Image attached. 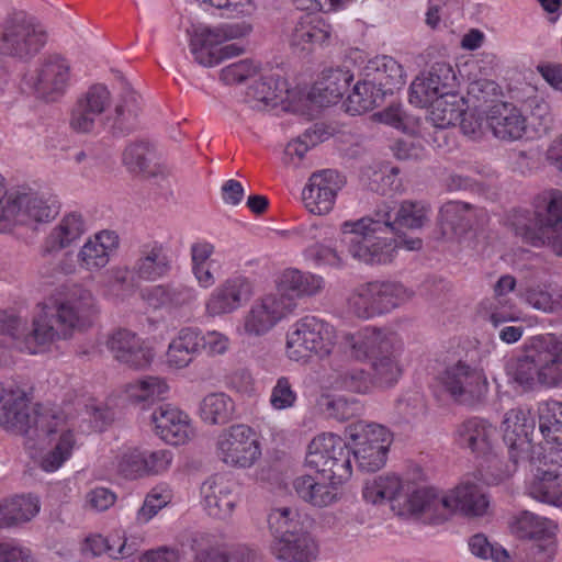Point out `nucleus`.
<instances>
[{
    "mask_svg": "<svg viewBox=\"0 0 562 562\" xmlns=\"http://www.w3.org/2000/svg\"><path fill=\"white\" fill-rule=\"evenodd\" d=\"M429 207L418 201L398 204L384 203L371 215L341 224V243L348 254L366 265H385L393 261L396 234L402 228H422L428 218Z\"/></svg>",
    "mask_w": 562,
    "mask_h": 562,
    "instance_id": "nucleus-1",
    "label": "nucleus"
},
{
    "mask_svg": "<svg viewBox=\"0 0 562 562\" xmlns=\"http://www.w3.org/2000/svg\"><path fill=\"white\" fill-rule=\"evenodd\" d=\"M366 501L376 504L387 499L392 508L400 507L398 515L413 516L430 525H440L451 517L449 497L439 495L430 486L416 487L413 491L404 487L395 475L379 476L367 483L362 491Z\"/></svg>",
    "mask_w": 562,
    "mask_h": 562,
    "instance_id": "nucleus-2",
    "label": "nucleus"
},
{
    "mask_svg": "<svg viewBox=\"0 0 562 562\" xmlns=\"http://www.w3.org/2000/svg\"><path fill=\"white\" fill-rule=\"evenodd\" d=\"M505 370L510 380L526 391L537 385H562V336H532L525 344L522 355L508 361Z\"/></svg>",
    "mask_w": 562,
    "mask_h": 562,
    "instance_id": "nucleus-3",
    "label": "nucleus"
},
{
    "mask_svg": "<svg viewBox=\"0 0 562 562\" xmlns=\"http://www.w3.org/2000/svg\"><path fill=\"white\" fill-rule=\"evenodd\" d=\"M510 226L525 243L547 245L562 257V192H544L535 211L516 210Z\"/></svg>",
    "mask_w": 562,
    "mask_h": 562,
    "instance_id": "nucleus-4",
    "label": "nucleus"
},
{
    "mask_svg": "<svg viewBox=\"0 0 562 562\" xmlns=\"http://www.w3.org/2000/svg\"><path fill=\"white\" fill-rule=\"evenodd\" d=\"M395 337L379 328H364L362 331L344 336L342 346L351 357L369 359L372 369V384L387 389L397 383L402 368L396 357Z\"/></svg>",
    "mask_w": 562,
    "mask_h": 562,
    "instance_id": "nucleus-5",
    "label": "nucleus"
},
{
    "mask_svg": "<svg viewBox=\"0 0 562 562\" xmlns=\"http://www.w3.org/2000/svg\"><path fill=\"white\" fill-rule=\"evenodd\" d=\"M64 417L41 405L32 406L24 391L9 394L0 407V426L30 440L46 439L59 430Z\"/></svg>",
    "mask_w": 562,
    "mask_h": 562,
    "instance_id": "nucleus-6",
    "label": "nucleus"
},
{
    "mask_svg": "<svg viewBox=\"0 0 562 562\" xmlns=\"http://www.w3.org/2000/svg\"><path fill=\"white\" fill-rule=\"evenodd\" d=\"M46 44L45 31L24 11L9 13L0 23V56L29 61Z\"/></svg>",
    "mask_w": 562,
    "mask_h": 562,
    "instance_id": "nucleus-7",
    "label": "nucleus"
},
{
    "mask_svg": "<svg viewBox=\"0 0 562 562\" xmlns=\"http://www.w3.org/2000/svg\"><path fill=\"white\" fill-rule=\"evenodd\" d=\"M0 176V232H9L14 225L30 226L54 220L59 212L55 203L31 192L7 191Z\"/></svg>",
    "mask_w": 562,
    "mask_h": 562,
    "instance_id": "nucleus-8",
    "label": "nucleus"
},
{
    "mask_svg": "<svg viewBox=\"0 0 562 562\" xmlns=\"http://www.w3.org/2000/svg\"><path fill=\"white\" fill-rule=\"evenodd\" d=\"M70 79L69 60L60 54H48L24 74L22 83L36 100L55 103L66 94Z\"/></svg>",
    "mask_w": 562,
    "mask_h": 562,
    "instance_id": "nucleus-9",
    "label": "nucleus"
},
{
    "mask_svg": "<svg viewBox=\"0 0 562 562\" xmlns=\"http://www.w3.org/2000/svg\"><path fill=\"white\" fill-rule=\"evenodd\" d=\"M350 439L352 456L361 472H375L384 467L392 442L390 431L379 424L357 423L346 431Z\"/></svg>",
    "mask_w": 562,
    "mask_h": 562,
    "instance_id": "nucleus-10",
    "label": "nucleus"
},
{
    "mask_svg": "<svg viewBox=\"0 0 562 562\" xmlns=\"http://www.w3.org/2000/svg\"><path fill=\"white\" fill-rule=\"evenodd\" d=\"M438 379L454 404L477 407L486 402L488 382L483 370L458 361L446 367Z\"/></svg>",
    "mask_w": 562,
    "mask_h": 562,
    "instance_id": "nucleus-11",
    "label": "nucleus"
},
{
    "mask_svg": "<svg viewBox=\"0 0 562 562\" xmlns=\"http://www.w3.org/2000/svg\"><path fill=\"white\" fill-rule=\"evenodd\" d=\"M48 313L47 321H52L58 329L56 338H67L74 328L85 329L92 324L98 313L92 293L81 285H72L65 301L54 306L44 305L42 313Z\"/></svg>",
    "mask_w": 562,
    "mask_h": 562,
    "instance_id": "nucleus-12",
    "label": "nucleus"
},
{
    "mask_svg": "<svg viewBox=\"0 0 562 562\" xmlns=\"http://www.w3.org/2000/svg\"><path fill=\"white\" fill-rule=\"evenodd\" d=\"M47 312L44 315L41 312L33 319L32 330L25 333L20 317L7 312L0 313V350L4 352V348L15 347L21 351L37 353L40 347L54 341L58 335V329L55 328L52 321H47Z\"/></svg>",
    "mask_w": 562,
    "mask_h": 562,
    "instance_id": "nucleus-13",
    "label": "nucleus"
},
{
    "mask_svg": "<svg viewBox=\"0 0 562 562\" xmlns=\"http://www.w3.org/2000/svg\"><path fill=\"white\" fill-rule=\"evenodd\" d=\"M334 347L333 327L315 316L297 321L288 333L286 349L290 359H306L312 353L327 357Z\"/></svg>",
    "mask_w": 562,
    "mask_h": 562,
    "instance_id": "nucleus-14",
    "label": "nucleus"
},
{
    "mask_svg": "<svg viewBox=\"0 0 562 562\" xmlns=\"http://www.w3.org/2000/svg\"><path fill=\"white\" fill-rule=\"evenodd\" d=\"M407 290L396 282H369L356 289L349 303L353 313L364 319L389 313L408 297Z\"/></svg>",
    "mask_w": 562,
    "mask_h": 562,
    "instance_id": "nucleus-15",
    "label": "nucleus"
},
{
    "mask_svg": "<svg viewBox=\"0 0 562 562\" xmlns=\"http://www.w3.org/2000/svg\"><path fill=\"white\" fill-rule=\"evenodd\" d=\"M217 451L224 463L237 468H249L261 456L256 434L246 425H234L224 430L218 436Z\"/></svg>",
    "mask_w": 562,
    "mask_h": 562,
    "instance_id": "nucleus-16",
    "label": "nucleus"
},
{
    "mask_svg": "<svg viewBox=\"0 0 562 562\" xmlns=\"http://www.w3.org/2000/svg\"><path fill=\"white\" fill-rule=\"evenodd\" d=\"M112 95L103 83H94L88 88L76 101L71 113L69 125L79 134L92 133L95 128L97 119L110 106Z\"/></svg>",
    "mask_w": 562,
    "mask_h": 562,
    "instance_id": "nucleus-17",
    "label": "nucleus"
},
{
    "mask_svg": "<svg viewBox=\"0 0 562 562\" xmlns=\"http://www.w3.org/2000/svg\"><path fill=\"white\" fill-rule=\"evenodd\" d=\"M486 222V213L470 203L449 201L445 203L438 216L442 237H461L471 231L483 226Z\"/></svg>",
    "mask_w": 562,
    "mask_h": 562,
    "instance_id": "nucleus-18",
    "label": "nucleus"
},
{
    "mask_svg": "<svg viewBox=\"0 0 562 562\" xmlns=\"http://www.w3.org/2000/svg\"><path fill=\"white\" fill-rule=\"evenodd\" d=\"M456 75L447 63H435L427 77H417L409 87V102L419 108L428 106L434 98L454 93Z\"/></svg>",
    "mask_w": 562,
    "mask_h": 562,
    "instance_id": "nucleus-19",
    "label": "nucleus"
},
{
    "mask_svg": "<svg viewBox=\"0 0 562 562\" xmlns=\"http://www.w3.org/2000/svg\"><path fill=\"white\" fill-rule=\"evenodd\" d=\"M296 307L289 297L268 294L252 305L245 319V330L260 336L270 330L279 321L292 313Z\"/></svg>",
    "mask_w": 562,
    "mask_h": 562,
    "instance_id": "nucleus-20",
    "label": "nucleus"
},
{
    "mask_svg": "<svg viewBox=\"0 0 562 562\" xmlns=\"http://www.w3.org/2000/svg\"><path fill=\"white\" fill-rule=\"evenodd\" d=\"M486 127L502 142L521 139L527 132V120L521 111L509 102H498L486 111Z\"/></svg>",
    "mask_w": 562,
    "mask_h": 562,
    "instance_id": "nucleus-21",
    "label": "nucleus"
},
{
    "mask_svg": "<svg viewBox=\"0 0 562 562\" xmlns=\"http://www.w3.org/2000/svg\"><path fill=\"white\" fill-rule=\"evenodd\" d=\"M108 347L117 361L137 370L149 367L155 357L153 349L127 329L113 333Z\"/></svg>",
    "mask_w": 562,
    "mask_h": 562,
    "instance_id": "nucleus-22",
    "label": "nucleus"
},
{
    "mask_svg": "<svg viewBox=\"0 0 562 562\" xmlns=\"http://www.w3.org/2000/svg\"><path fill=\"white\" fill-rule=\"evenodd\" d=\"M139 114L138 97L127 87L120 94L113 111L105 114L101 123L113 138H123L137 128Z\"/></svg>",
    "mask_w": 562,
    "mask_h": 562,
    "instance_id": "nucleus-23",
    "label": "nucleus"
},
{
    "mask_svg": "<svg viewBox=\"0 0 562 562\" xmlns=\"http://www.w3.org/2000/svg\"><path fill=\"white\" fill-rule=\"evenodd\" d=\"M495 435V427L479 417L463 422L458 428L460 445L469 448L476 458H481L484 462H493L496 459L493 446Z\"/></svg>",
    "mask_w": 562,
    "mask_h": 562,
    "instance_id": "nucleus-24",
    "label": "nucleus"
},
{
    "mask_svg": "<svg viewBox=\"0 0 562 562\" xmlns=\"http://www.w3.org/2000/svg\"><path fill=\"white\" fill-rule=\"evenodd\" d=\"M252 294L250 282L244 277L227 279L211 295L206 303L210 315L231 313L247 302Z\"/></svg>",
    "mask_w": 562,
    "mask_h": 562,
    "instance_id": "nucleus-25",
    "label": "nucleus"
},
{
    "mask_svg": "<svg viewBox=\"0 0 562 562\" xmlns=\"http://www.w3.org/2000/svg\"><path fill=\"white\" fill-rule=\"evenodd\" d=\"M156 434L167 443H184L190 434L189 419L186 414L171 404H160L151 414Z\"/></svg>",
    "mask_w": 562,
    "mask_h": 562,
    "instance_id": "nucleus-26",
    "label": "nucleus"
},
{
    "mask_svg": "<svg viewBox=\"0 0 562 562\" xmlns=\"http://www.w3.org/2000/svg\"><path fill=\"white\" fill-rule=\"evenodd\" d=\"M204 509L212 517L228 518L236 505L232 486L223 476L213 475L201 485Z\"/></svg>",
    "mask_w": 562,
    "mask_h": 562,
    "instance_id": "nucleus-27",
    "label": "nucleus"
},
{
    "mask_svg": "<svg viewBox=\"0 0 562 562\" xmlns=\"http://www.w3.org/2000/svg\"><path fill=\"white\" fill-rule=\"evenodd\" d=\"M363 76L384 95L393 94L405 83L403 67L390 56L375 57L367 64Z\"/></svg>",
    "mask_w": 562,
    "mask_h": 562,
    "instance_id": "nucleus-28",
    "label": "nucleus"
},
{
    "mask_svg": "<svg viewBox=\"0 0 562 562\" xmlns=\"http://www.w3.org/2000/svg\"><path fill=\"white\" fill-rule=\"evenodd\" d=\"M352 80L353 76L349 70L323 71L321 80L312 87L308 99L318 106L336 104L347 92Z\"/></svg>",
    "mask_w": 562,
    "mask_h": 562,
    "instance_id": "nucleus-29",
    "label": "nucleus"
},
{
    "mask_svg": "<svg viewBox=\"0 0 562 562\" xmlns=\"http://www.w3.org/2000/svg\"><path fill=\"white\" fill-rule=\"evenodd\" d=\"M526 418L520 411H510L506 414L503 422V440L508 447L509 460L517 464L530 449L531 438L529 437L530 425H527Z\"/></svg>",
    "mask_w": 562,
    "mask_h": 562,
    "instance_id": "nucleus-30",
    "label": "nucleus"
},
{
    "mask_svg": "<svg viewBox=\"0 0 562 562\" xmlns=\"http://www.w3.org/2000/svg\"><path fill=\"white\" fill-rule=\"evenodd\" d=\"M446 497L450 499L451 516L454 513H460L467 517L483 516L490 504L487 495L477 484L471 482L458 485Z\"/></svg>",
    "mask_w": 562,
    "mask_h": 562,
    "instance_id": "nucleus-31",
    "label": "nucleus"
},
{
    "mask_svg": "<svg viewBox=\"0 0 562 562\" xmlns=\"http://www.w3.org/2000/svg\"><path fill=\"white\" fill-rule=\"evenodd\" d=\"M83 232V221L80 215L69 214L65 216L45 238L42 255L44 257L55 256L60 250L69 248L81 237Z\"/></svg>",
    "mask_w": 562,
    "mask_h": 562,
    "instance_id": "nucleus-32",
    "label": "nucleus"
},
{
    "mask_svg": "<svg viewBox=\"0 0 562 562\" xmlns=\"http://www.w3.org/2000/svg\"><path fill=\"white\" fill-rule=\"evenodd\" d=\"M323 279L318 276L296 269L285 270L279 279L276 295L289 297L295 303L296 297L311 296L323 288Z\"/></svg>",
    "mask_w": 562,
    "mask_h": 562,
    "instance_id": "nucleus-33",
    "label": "nucleus"
},
{
    "mask_svg": "<svg viewBox=\"0 0 562 562\" xmlns=\"http://www.w3.org/2000/svg\"><path fill=\"white\" fill-rule=\"evenodd\" d=\"M271 550L277 559L286 562H310L316 559L318 552L315 541L307 531L273 540Z\"/></svg>",
    "mask_w": 562,
    "mask_h": 562,
    "instance_id": "nucleus-34",
    "label": "nucleus"
},
{
    "mask_svg": "<svg viewBox=\"0 0 562 562\" xmlns=\"http://www.w3.org/2000/svg\"><path fill=\"white\" fill-rule=\"evenodd\" d=\"M170 268V260L165 254L164 247L154 243L140 248L139 258L136 260L133 271L139 279L154 281L166 276Z\"/></svg>",
    "mask_w": 562,
    "mask_h": 562,
    "instance_id": "nucleus-35",
    "label": "nucleus"
},
{
    "mask_svg": "<svg viewBox=\"0 0 562 562\" xmlns=\"http://www.w3.org/2000/svg\"><path fill=\"white\" fill-rule=\"evenodd\" d=\"M201 333L193 328H182L169 345L167 359L170 366L184 368L203 351Z\"/></svg>",
    "mask_w": 562,
    "mask_h": 562,
    "instance_id": "nucleus-36",
    "label": "nucleus"
},
{
    "mask_svg": "<svg viewBox=\"0 0 562 562\" xmlns=\"http://www.w3.org/2000/svg\"><path fill=\"white\" fill-rule=\"evenodd\" d=\"M339 484H328L316 481L311 475H302L293 481L297 496L314 506L326 507L339 498Z\"/></svg>",
    "mask_w": 562,
    "mask_h": 562,
    "instance_id": "nucleus-37",
    "label": "nucleus"
},
{
    "mask_svg": "<svg viewBox=\"0 0 562 562\" xmlns=\"http://www.w3.org/2000/svg\"><path fill=\"white\" fill-rule=\"evenodd\" d=\"M40 510L38 499L31 495L15 496L0 504V529L31 520Z\"/></svg>",
    "mask_w": 562,
    "mask_h": 562,
    "instance_id": "nucleus-38",
    "label": "nucleus"
},
{
    "mask_svg": "<svg viewBox=\"0 0 562 562\" xmlns=\"http://www.w3.org/2000/svg\"><path fill=\"white\" fill-rule=\"evenodd\" d=\"M286 81L277 74L261 76L248 87L247 95L266 106H276L288 94Z\"/></svg>",
    "mask_w": 562,
    "mask_h": 562,
    "instance_id": "nucleus-39",
    "label": "nucleus"
},
{
    "mask_svg": "<svg viewBox=\"0 0 562 562\" xmlns=\"http://www.w3.org/2000/svg\"><path fill=\"white\" fill-rule=\"evenodd\" d=\"M150 144L146 140H135L130 143L122 155L124 166L133 173H142L148 178L160 177L165 179L167 172L165 169L158 167L156 170L150 169Z\"/></svg>",
    "mask_w": 562,
    "mask_h": 562,
    "instance_id": "nucleus-40",
    "label": "nucleus"
},
{
    "mask_svg": "<svg viewBox=\"0 0 562 562\" xmlns=\"http://www.w3.org/2000/svg\"><path fill=\"white\" fill-rule=\"evenodd\" d=\"M339 436L335 434H321L308 445L305 463L308 468L315 469L325 479V470L331 465V457Z\"/></svg>",
    "mask_w": 562,
    "mask_h": 562,
    "instance_id": "nucleus-41",
    "label": "nucleus"
},
{
    "mask_svg": "<svg viewBox=\"0 0 562 562\" xmlns=\"http://www.w3.org/2000/svg\"><path fill=\"white\" fill-rule=\"evenodd\" d=\"M386 95L376 90V87L368 81L364 76L362 80L358 81L350 94H348L345 106L346 111L352 115L360 114L380 106Z\"/></svg>",
    "mask_w": 562,
    "mask_h": 562,
    "instance_id": "nucleus-42",
    "label": "nucleus"
},
{
    "mask_svg": "<svg viewBox=\"0 0 562 562\" xmlns=\"http://www.w3.org/2000/svg\"><path fill=\"white\" fill-rule=\"evenodd\" d=\"M190 35V50L194 60L203 67H213L221 63L217 45L210 34L209 26H198L188 31Z\"/></svg>",
    "mask_w": 562,
    "mask_h": 562,
    "instance_id": "nucleus-43",
    "label": "nucleus"
},
{
    "mask_svg": "<svg viewBox=\"0 0 562 562\" xmlns=\"http://www.w3.org/2000/svg\"><path fill=\"white\" fill-rule=\"evenodd\" d=\"M199 413L210 425H224L232 420L235 404L225 393H211L201 401Z\"/></svg>",
    "mask_w": 562,
    "mask_h": 562,
    "instance_id": "nucleus-44",
    "label": "nucleus"
},
{
    "mask_svg": "<svg viewBox=\"0 0 562 562\" xmlns=\"http://www.w3.org/2000/svg\"><path fill=\"white\" fill-rule=\"evenodd\" d=\"M538 472L529 486V495L541 503L562 506V480L551 471L538 469Z\"/></svg>",
    "mask_w": 562,
    "mask_h": 562,
    "instance_id": "nucleus-45",
    "label": "nucleus"
},
{
    "mask_svg": "<svg viewBox=\"0 0 562 562\" xmlns=\"http://www.w3.org/2000/svg\"><path fill=\"white\" fill-rule=\"evenodd\" d=\"M428 106L430 108L429 120L440 128L454 126L462 116L463 109L456 93L436 97Z\"/></svg>",
    "mask_w": 562,
    "mask_h": 562,
    "instance_id": "nucleus-46",
    "label": "nucleus"
},
{
    "mask_svg": "<svg viewBox=\"0 0 562 562\" xmlns=\"http://www.w3.org/2000/svg\"><path fill=\"white\" fill-rule=\"evenodd\" d=\"M268 524L273 540L294 537L299 532L306 531L299 513L290 507L273 509L268 516Z\"/></svg>",
    "mask_w": 562,
    "mask_h": 562,
    "instance_id": "nucleus-47",
    "label": "nucleus"
},
{
    "mask_svg": "<svg viewBox=\"0 0 562 562\" xmlns=\"http://www.w3.org/2000/svg\"><path fill=\"white\" fill-rule=\"evenodd\" d=\"M101 238L110 239V243L98 244L89 240L76 256L77 260L88 270L104 267L109 262V250L119 245V237L114 233H105Z\"/></svg>",
    "mask_w": 562,
    "mask_h": 562,
    "instance_id": "nucleus-48",
    "label": "nucleus"
},
{
    "mask_svg": "<svg viewBox=\"0 0 562 562\" xmlns=\"http://www.w3.org/2000/svg\"><path fill=\"white\" fill-rule=\"evenodd\" d=\"M539 427L542 435L562 446V402L546 401L539 404Z\"/></svg>",
    "mask_w": 562,
    "mask_h": 562,
    "instance_id": "nucleus-49",
    "label": "nucleus"
},
{
    "mask_svg": "<svg viewBox=\"0 0 562 562\" xmlns=\"http://www.w3.org/2000/svg\"><path fill=\"white\" fill-rule=\"evenodd\" d=\"M351 456V442H347L340 437L330 460L331 465L325 470V480L339 485L347 482L352 474Z\"/></svg>",
    "mask_w": 562,
    "mask_h": 562,
    "instance_id": "nucleus-50",
    "label": "nucleus"
},
{
    "mask_svg": "<svg viewBox=\"0 0 562 562\" xmlns=\"http://www.w3.org/2000/svg\"><path fill=\"white\" fill-rule=\"evenodd\" d=\"M553 524L551 520L525 510L512 525L513 532L521 539L537 540L551 535Z\"/></svg>",
    "mask_w": 562,
    "mask_h": 562,
    "instance_id": "nucleus-51",
    "label": "nucleus"
},
{
    "mask_svg": "<svg viewBox=\"0 0 562 562\" xmlns=\"http://www.w3.org/2000/svg\"><path fill=\"white\" fill-rule=\"evenodd\" d=\"M148 299L156 305L181 306L195 299V291L181 283L160 284L150 290Z\"/></svg>",
    "mask_w": 562,
    "mask_h": 562,
    "instance_id": "nucleus-52",
    "label": "nucleus"
},
{
    "mask_svg": "<svg viewBox=\"0 0 562 562\" xmlns=\"http://www.w3.org/2000/svg\"><path fill=\"white\" fill-rule=\"evenodd\" d=\"M329 37V33L312 24L302 21L296 24L290 36V45L295 53L304 54L312 50L315 43H323Z\"/></svg>",
    "mask_w": 562,
    "mask_h": 562,
    "instance_id": "nucleus-53",
    "label": "nucleus"
},
{
    "mask_svg": "<svg viewBox=\"0 0 562 562\" xmlns=\"http://www.w3.org/2000/svg\"><path fill=\"white\" fill-rule=\"evenodd\" d=\"M337 191L327 188L306 186L302 192V199L306 209L316 215L327 214L334 206Z\"/></svg>",
    "mask_w": 562,
    "mask_h": 562,
    "instance_id": "nucleus-54",
    "label": "nucleus"
},
{
    "mask_svg": "<svg viewBox=\"0 0 562 562\" xmlns=\"http://www.w3.org/2000/svg\"><path fill=\"white\" fill-rule=\"evenodd\" d=\"M334 383L337 389L364 394L370 390L372 382L363 369L352 368L338 372Z\"/></svg>",
    "mask_w": 562,
    "mask_h": 562,
    "instance_id": "nucleus-55",
    "label": "nucleus"
},
{
    "mask_svg": "<svg viewBox=\"0 0 562 562\" xmlns=\"http://www.w3.org/2000/svg\"><path fill=\"white\" fill-rule=\"evenodd\" d=\"M324 401L323 405L325 406L326 412L330 417H334L337 420L349 419L358 415L362 409L360 402L355 397L326 396Z\"/></svg>",
    "mask_w": 562,
    "mask_h": 562,
    "instance_id": "nucleus-56",
    "label": "nucleus"
},
{
    "mask_svg": "<svg viewBox=\"0 0 562 562\" xmlns=\"http://www.w3.org/2000/svg\"><path fill=\"white\" fill-rule=\"evenodd\" d=\"M74 435L71 431L60 435L56 447L49 451L42 460V468L47 472L57 470L70 456L74 447Z\"/></svg>",
    "mask_w": 562,
    "mask_h": 562,
    "instance_id": "nucleus-57",
    "label": "nucleus"
},
{
    "mask_svg": "<svg viewBox=\"0 0 562 562\" xmlns=\"http://www.w3.org/2000/svg\"><path fill=\"white\" fill-rule=\"evenodd\" d=\"M257 72V66L251 59L233 63L221 70V79L226 85L241 83Z\"/></svg>",
    "mask_w": 562,
    "mask_h": 562,
    "instance_id": "nucleus-58",
    "label": "nucleus"
},
{
    "mask_svg": "<svg viewBox=\"0 0 562 562\" xmlns=\"http://www.w3.org/2000/svg\"><path fill=\"white\" fill-rule=\"evenodd\" d=\"M167 384L154 376H147L143 380H139L136 385L132 386L131 395L136 401H147L149 398H160L167 391Z\"/></svg>",
    "mask_w": 562,
    "mask_h": 562,
    "instance_id": "nucleus-59",
    "label": "nucleus"
},
{
    "mask_svg": "<svg viewBox=\"0 0 562 562\" xmlns=\"http://www.w3.org/2000/svg\"><path fill=\"white\" fill-rule=\"evenodd\" d=\"M462 133L472 139L482 137L486 127V112L462 110V116L458 121Z\"/></svg>",
    "mask_w": 562,
    "mask_h": 562,
    "instance_id": "nucleus-60",
    "label": "nucleus"
},
{
    "mask_svg": "<svg viewBox=\"0 0 562 562\" xmlns=\"http://www.w3.org/2000/svg\"><path fill=\"white\" fill-rule=\"evenodd\" d=\"M144 451L133 449L124 453L119 463L120 472L127 479H135L146 473Z\"/></svg>",
    "mask_w": 562,
    "mask_h": 562,
    "instance_id": "nucleus-61",
    "label": "nucleus"
},
{
    "mask_svg": "<svg viewBox=\"0 0 562 562\" xmlns=\"http://www.w3.org/2000/svg\"><path fill=\"white\" fill-rule=\"evenodd\" d=\"M216 539L213 535L201 531H189L181 535L179 544L180 553L186 554V550L189 549L191 552L198 554L202 550H207Z\"/></svg>",
    "mask_w": 562,
    "mask_h": 562,
    "instance_id": "nucleus-62",
    "label": "nucleus"
},
{
    "mask_svg": "<svg viewBox=\"0 0 562 562\" xmlns=\"http://www.w3.org/2000/svg\"><path fill=\"white\" fill-rule=\"evenodd\" d=\"M252 31L251 24L241 21L225 23L217 27H210V34L213 36L215 43H222L234 38H239L248 35Z\"/></svg>",
    "mask_w": 562,
    "mask_h": 562,
    "instance_id": "nucleus-63",
    "label": "nucleus"
},
{
    "mask_svg": "<svg viewBox=\"0 0 562 562\" xmlns=\"http://www.w3.org/2000/svg\"><path fill=\"white\" fill-rule=\"evenodd\" d=\"M555 555L553 533L541 537L531 543L528 552L529 562H551Z\"/></svg>",
    "mask_w": 562,
    "mask_h": 562,
    "instance_id": "nucleus-64",
    "label": "nucleus"
}]
</instances>
